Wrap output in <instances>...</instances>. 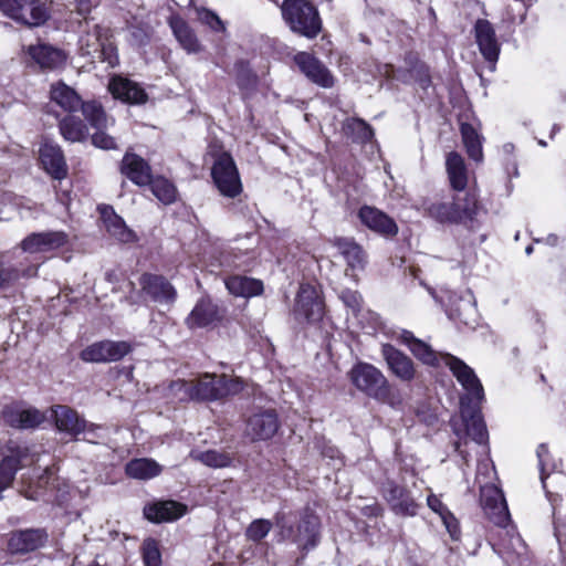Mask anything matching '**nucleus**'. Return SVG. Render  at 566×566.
Listing matches in <instances>:
<instances>
[{"mask_svg":"<svg viewBox=\"0 0 566 566\" xmlns=\"http://www.w3.org/2000/svg\"><path fill=\"white\" fill-rule=\"evenodd\" d=\"M143 559L145 566H161V554L155 539L147 538L144 541Z\"/></svg>","mask_w":566,"mask_h":566,"instance_id":"obj_50","label":"nucleus"},{"mask_svg":"<svg viewBox=\"0 0 566 566\" xmlns=\"http://www.w3.org/2000/svg\"><path fill=\"white\" fill-rule=\"evenodd\" d=\"M21 418H22V429H29V428H34L36 426H39L43 419H44V416L36 409L34 408H28V409H22L21 408Z\"/></svg>","mask_w":566,"mask_h":566,"instance_id":"obj_54","label":"nucleus"},{"mask_svg":"<svg viewBox=\"0 0 566 566\" xmlns=\"http://www.w3.org/2000/svg\"><path fill=\"white\" fill-rule=\"evenodd\" d=\"M454 202L460 203L461 221H472L479 216L481 206L474 190L467 192L463 198L457 197Z\"/></svg>","mask_w":566,"mask_h":566,"instance_id":"obj_46","label":"nucleus"},{"mask_svg":"<svg viewBox=\"0 0 566 566\" xmlns=\"http://www.w3.org/2000/svg\"><path fill=\"white\" fill-rule=\"evenodd\" d=\"M85 30L78 39V52L92 62H105L109 67L118 64L117 49L111 41V30L99 24L90 25L85 21Z\"/></svg>","mask_w":566,"mask_h":566,"instance_id":"obj_1","label":"nucleus"},{"mask_svg":"<svg viewBox=\"0 0 566 566\" xmlns=\"http://www.w3.org/2000/svg\"><path fill=\"white\" fill-rule=\"evenodd\" d=\"M27 53L43 70H56L64 66L66 62L63 50L45 43L29 45Z\"/></svg>","mask_w":566,"mask_h":566,"instance_id":"obj_24","label":"nucleus"},{"mask_svg":"<svg viewBox=\"0 0 566 566\" xmlns=\"http://www.w3.org/2000/svg\"><path fill=\"white\" fill-rule=\"evenodd\" d=\"M481 506L486 517L495 525L505 526L510 520V513L502 491L493 484L481 486Z\"/></svg>","mask_w":566,"mask_h":566,"instance_id":"obj_9","label":"nucleus"},{"mask_svg":"<svg viewBox=\"0 0 566 566\" xmlns=\"http://www.w3.org/2000/svg\"><path fill=\"white\" fill-rule=\"evenodd\" d=\"M345 136L356 143H368L374 137V130L364 119L352 117L346 118L342 125Z\"/></svg>","mask_w":566,"mask_h":566,"instance_id":"obj_39","label":"nucleus"},{"mask_svg":"<svg viewBox=\"0 0 566 566\" xmlns=\"http://www.w3.org/2000/svg\"><path fill=\"white\" fill-rule=\"evenodd\" d=\"M52 417L56 428L70 436L76 437L85 431L96 429L94 424H88L84 418H81L76 410L65 405H56L51 408Z\"/></svg>","mask_w":566,"mask_h":566,"instance_id":"obj_14","label":"nucleus"},{"mask_svg":"<svg viewBox=\"0 0 566 566\" xmlns=\"http://www.w3.org/2000/svg\"><path fill=\"white\" fill-rule=\"evenodd\" d=\"M358 218L365 227L382 237H395L398 233L395 220L376 207H360Z\"/></svg>","mask_w":566,"mask_h":566,"instance_id":"obj_17","label":"nucleus"},{"mask_svg":"<svg viewBox=\"0 0 566 566\" xmlns=\"http://www.w3.org/2000/svg\"><path fill=\"white\" fill-rule=\"evenodd\" d=\"M448 313L450 318L459 321L470 328H474L479 324L476 301L471 291L454 297L450 303Z\"/></svg>","mask_w":566,"mask_h":566,"instance_id":"obj_20","label":"nucleus"},{"mask_svg":"<svg viewBox=\"0 0 566 566\" xmlns=\"http://www.w3.org/2000/svg\"><path fill=\"white\" fill-rule=\"evenodd\" d=\"M334 247H336L339 253L344 256L347 262V266L355 271L364 269L366 256L359 244L353 239L348 238H335L333 240Z\"/></svg>","mask_w":566,"mask_h":566,"instance_id":"obj_33","label":"nucleus"},{"mask_svg":"<svg viewBox=\"0 0 566 566\" xmlns=\"http://www.w3.org/2000/svg\"><path fill=\"white\" fill-rule=\"evenodd\" d=\"M560 467V461L555 460L551 454L549 458H546V469L544 473L558 472Z\"/></svg>","mask_w":566,"mask_h":566,"instance_id":"obj_59","label":"nucleus"},{"mask_svg":"<svg viewBox=\"0 0 566 566\" xmlns=\"http://www.w3.org/2000/svg\"><path fill=\"white\" fill-rule=\"evenodd\" d=\"M461 417L464 422L467 436L478 444L486 443L489 434L481 411L476 408L465 406L464 399H461Z\"/></svg>","mask_w":566,"mask_h":566,"instance_id":"obj_28","label":"nucleus"},{"mask_svg":"<svg viewBox=\"0 0 566 566\" xmlns=\"http://www.w3.org/2000/svg\"><path fill=\"white\" fill-rule=\"evenodd\" d=\"M168 397L178 401L192 400V380L186 381L184 379H177L171 381L167 387Z\"/></svg>","mask_w":566,"mask_h":566,"instance_id":"obj_48","label":"nucleus"},{"mask_svg":"<svg viewBox=\"0 0 566 566\" xmlns=\"http://www.w3.org/2000/svg\"><path fill=\"white\" fill-rule=\"evenodd\" d=\"M218 308L210 298L199 300L186 319L190 328H201L218 321Z\"/></svg>","mask_w":566,"mask_h":566,"instance_id":"obj_31","label":"nucleus"},{"mask_svg":"<svg viewBox=\"0 0 566 566\" xmlns=\"http://www.w3.org/2000/svg\"><path fill=\"white\" fill-rule=\"evenodd\" d=\"M120 172L137 186H147L153 178L149 164L134 153L125 154L120 165Z\"/></svg>","mask_w":566,"mask_h":566,"instance_id":"obj_25","label":"nucleus"},{"mask_svg":"<svg viewBox=\"0 0 566 566\" xmlns=\"http://www.w3.org/2000/svg\"><path fill=\"white\" fill-rule=\"evenodd\" d=\"M294 314L300 318L314 323L324 315V303L318 291L310 285L302 284L296 295Z\"/></svg>","mask_w":566,"mask_h":566,"instance_id":"obj_8","label":"nucleus"},{"mask_svg":"<svg viewBox=\"0 0 566 566\" xmlns=\"http://www.w3.org/2000/svg\"><path fill=\"white\" fill-rule=\"evenodd\" d=\"M294 61L307 78L323 87H332L334 77L325 65L306 52H298Z\"/></svg>","mask_w":566,"mask_h":566,"instance_id":"obj_21","label":"nucleus"},{"mask_svg":"<svg viewBox=\"0 0 566 566\" xmlns=\"http://www.w3.org/2000/svg\"><path fill=\"white\" fill-rule=\"evenodd\" d=\"M139 285L142 292L156 303L171 304L177 297L175 287L161 275L144 273L139 279Z\"/></svg>","mask_w":566,"mask_h":566,"instance_id":"obj_16","label":"nucleus"},{"mask_svg":"<svg viewBox=\"0 0 566 566\" xmlns=\"http://www.w3.org/2000/svg\"><path fill=\"white\" fill-rule=\"evenodd\" d=\"M282 15L292 32L307 39L316 38L322 30L317 9L306 0H284Z\"/></svg>","mask_w":566,"mask_h":566,"instance_id":"obj_2","label":"nucleus"},{"mask_svg":"<svg viewBox=\"0 0 566 566\" xmlns=\"http://www.w3.org/2000/svg\"><path fill=\"white\" fill-rule=\"evenodd\" d=\"M427 505L431 511L438 514L444 524L448 533L453 539L460 535L459 522L450 510L442 503L439 496L431 493L427 497Z\"/></svg>","mask_w":566,"mask_h":566,"instance_id":"obj_36","label":"nucleus"},{"mask_svg":"<svg viewBox=\"0 0 566 566\" xmlns=\"http://www.w3.org/2000/svg\"><path fill=\"white\" fill-rule=\"evenodd\" d=\"M427 213L441 223L461 222L460 203L431 202L426 208Z\"/></svg>","mask_w":566,"mask_h":566,"instance_id":"obj_38","label":"nucleus"},{"mask_svg":"<svg viewBox=\"0 0 566 566\" xmlns=\"http://www.w3.org/2000/svg\"><path fill=\"white\" fill-rule=\"evenodd\" d=\"M29 0H0V11L3 15L12 19H22L20 10L23 9V6L30 4Z\"/></svg>","mask_w":566,"mask_h":566,"instance_id":"obj_51","label":"nucleus"},{"mask_svg":"<svg viewBox=\"0 0 566 566\" xmlns=\"http://www.w3.org/2000/svg\"><path fill=\"white\" fill-rule=\"evenodd\" d=\"M381 354L389 370L402 381H411L416 377L413 361L405 353L398 350L390 344H384Z\"/></svg>","mask_w":566,"mask_h":566,"instance_id":"obj_18","label":"nucleus"},{"mask_svg":"<svg viewBox=\"0 0 566 566\" xmlns=\"http://www.w3.org/2000/svg\"><path fill=\"white\" fill-rule=\"evenodd\" d=\"M153 195L163 203L170 205L176 200V187L165 178L158 177L150 181Z\"/></svg>","mask_w":566,"mask_h":566,"instance_id":"obj_45","label":"nucleus"},{"mask_svg":"<svg viewBox=\"0 0 566 566\" xmlns=\"http://www.w3.org/2000/svg\"><path fill=\"white\" fill-rule=\"evenodd\" d=\"M60 133L65 140L71 143L82 142L88 130L83 120L73 115L65 116L59 124Z\"/></svg>","mask_w":566,"mask_h":566,"instance_id":"obj_40","label":"nucleus"},{"mask_svg":"<svg viewBox=\"0 0 566 566\" xmlns=\"http://www.w3.org/2000/svg\"><path fill=\"white\" fill-rule=\"evenodd\" d=\"M50 96L55 104L69 113L82 109L85 103L72 87L61 82L51 86Z\"/></svg>","mask_w":566,"mask_h":566,"instance_id":"obj_34","label":"nucleus"},{"mask_svg":"<svg viewBox=\"0 0 566 566\" xmlns=\"http://www.w3.org/2000/svg\"><path fill=\"white\" fill-rule=\"evenodd\" d=\"M243 384L239 378L205 374L192 380V400L213 401L239 394Z\"/></svg>","mask_w":566,"mask_h":566,"instance_id":"obj_4","label":"nucleus"},{"mask_svg":"<svg viewBox=\"0 0 566 566\" xmlns=\"http://www.w3.org/2000/svg\"><path fill=\"white\" fill-rule=\"evenodd\" d=\"M442 360L450 368L453 376L461 384L471 399L481 402L484 398L483 387L474 370L460 358L452 355H443Z\"/></svg>","mask_w":566,"mask_h":566,"instance_id":"obj_11","label":"nucleus"},{"mask_svg":"<svg viewBox=\"0 0 566 566\" xmlns=\"http://www.w3.org/2000/svg\"><path fill=\"white\" fill-rule=\"evenodd\" d=\"M461 136L469 157L475 161L483 159L481 136L468 123L461 125Z\"/></svg>","mask_w":566,"mask_h":566,"instance_id":"obj_42","label":"nucleus"},{"mask_svg":"<svg viewBox=\"0 0 566 566\" xmlns=\"http://www.w3.org/2000/svg\"><path fill=\"white\" fill-rule=\"evenodd\" d=\"M279 428L280 421L276 411L260 409L247 419L244 434L253 442L266 441L275 436Z\"/></svg>","mask_w":566,"mask_h":566,"instance_id":"obj_7","label":"nucleus"},{"mask_svg":"<svg viewBox=\"0 0 566 566\" xmlns=\"http://www.w3.org/2000/svg\"><path fill=\"white\" fill-rule=\"evenodd\" d=\"M273 524L271 521L265 518H258L250 523V525L245 530V537L252 542H260L265 538L270 531L272 530Z\"/></svg>","mask_w":566,"mask_h":566,"instance_id":"obj_49","label":"nucleus"},{"mask_svg":"<svg viewBox=\"0 0 566 566\" xmlns=\"http://www.w3.org/2000/svg\"><path fill=\"white\" fill-rule=\"evenodd\" d=\"M69 243V234L64 231L34 232L25 237L20 247L28 253L51 252Z\"/></svg>","mask_w":566,"mask_h":566,"instance_id":"obj_13","label":"nucleus"},{"mask_svg":"<svg viewBox=\"0 0 566 566\" xmlns=\"http://www.w3.org/2000/svg\"><path fill=\"white\" fill-rule=\"evenodd\" d=\"M412 355L429 366H438L440 359H442L443 353L436 352L429 344L421 339L415 342L409 348Z\"/></svg>","mask_w":566,"mask_h":566,"instance_id":"obj_44","label":"nucleus"},{"mask_svg":"<svg viewBox=\"0 0 566 566\" xmlns=\"http://www.w3.org/2000/svg\"><path fill=\"white\" fill-rule=\"evenodd\" d=\"M211 176L219 192L228 198H235L242 192V184L233 158L223 153L214 161Z\"/></svg>","mask_w":566,"mask_h":566,"instance_id":"obj_5","label":"nucleus"},{"mask_svg":"<svg viewBox=\"0 0 566 566\" xmlns=\"http://www.w3.org/2000/svg\"><path fill=\"white\" fill-rule=\"evenodd\" d=\"M275 524L280 528L283 538L292 539L305 549L313 548L317 543L318 520L313 514L304 515L296 531L287 524L284 513L275 515Z\"/></svg>","mask_w":566,"mask_h":566,"instance_id":"obj_6","label":"nucleus"},{"mask_svg":"<svg viewBox=\"0 0 566 566\" xmlns=\"http://www.w3.org/2000/svg\"><path fill=\"white\" fill-rule=\"evenodd\" d=\"M199 20L216 32L224 31L221 19L212 11L202 9L198 12Z\"/></svg>","mask_w":566,"mask_h":566,"instance_id":"obj_53","label":"nucleus"},{"mask_svg":"<svg viewBox=\"0 0 566 566\" xmlns=\"http://www.w3.org/2000/svg\"><path fill=\"white\" fill-rule=\"evenodd\" d=\"M475 41L479 50L485 61L490 63V70H495V63L500 54V44L497 42L495 30L490 21L479 19L474 25Z\"/></svg>","mask_w":566,"mask_h":566,"instance_id":"obj_15","label":"nucleus"},{"mask_svg":"<svg viewBox=\"0 0 566 566\" xmlns=\"http://www.w3.org/2000/svg\"><path fill=\"white\" fill-rule=\"evenodd\" d=\"M192 457L201 463L211 468H226L231 464V458L227 453L216 450L193 452Z\"/></svg>","mask_w":566,"mask_h":566,"instance_id":"obj_47","label":"nucleus"},{"mask_svg":"<svg viewBox=\"0 0 566 566\" xmlns=\"http://www.w3.org/2000/svg\"><path fill=\"white\" fill-rule=\"evenodd\" d=\"M187 505L177 501L167 500L144 507V515L154 523L172 522L187 513Z\"/></svg>","mask_w":566,"mask_h":566,"instance_id":"obj_26","label":"nucleus"},{"mask_svg":"<svg viewBox=\"0 0 566 566\" xmlns=\"http://www.w3.org/2000/svg\"><path fill=\"white\" fill-rule=\"evenodd\" d=\"M40 159L46 172L54 179L66 177L67 166L60 146L45 142L40 148Z\"/></svg>","mask_w":566,"mask_h":566,"instance_id":"obj_27","label":"nucleus"},{"mask_svg":"<svg viewBox=\"0 0 566 566\" xmlns=\"http://www.w3.org/2000/svg\"><path fill=\"white\" fill-rule=\"evenodd\" d=\"M107 232L117 241L123 243L133 242L136 239L135 233L127 228L124 220L114 214L105 220Z\"/></svg>","mask_w":566,"mask_h":566,"instance_id":"obj_43","label":"nucleus"},{"mask_svg":"<svg viewBox=\"0 0 566 566\" xmlns=\"http://www.w3.org/2000/svg\"><path fill=\"white\" fill-rule=\"evenodd\" d=\"M125 471L133 479L147 480L158 475L161 469L154 460L135 459L126 464Z\"/></svg>","mask_w":566,"mask_h":566,"instance_id":"obj_41","label":"nucleus"},{"mask_svg":"<svg viewBox=\"0 0 566 566\" xmlns=\"http://www.w3.org/2000/svg\"><path fill=\"white\" fill-rule=\"evenodd\" d=\"M46 538L43 530L15 531L9 535L8 549L11 554H27L43 546Z\"/></svg>","mask_w":566,"mask_h":566,"instance_id":"obj_22","label":"nucleus"},{"mask_svg":"<svg viewBox=\"0 0 566 566\" xmlns=\"http://www.w3.org/2000/svg\"><path fill=\"white\" fill-rule=\"evenodd\" d=\"M108 91L114 98L128 104H144L148 98L147 93L138 83L118 75L111 78Z\"/></svg>","mask_w":566,"mask_h":566,"instance_id":"obj_23","label":"nucleus"},{"mask_svg":"<svg viewBox=\"0 0 566 566\" xmlns=\"http://www.w3.org/2000/svg\"><path fill=\"white\" fill-rule=\"evenodd\" d=\"M106 279L111 282H113V280L115 279V273L114 272H107L106 273Z\"/></svg>","mask_w":566,"mask_h":566,"instance_id":"obj_63","label":"nucleus"},{"mask_svg":"<svg viewBox=\"0 0 566 566\" xmlns=\"http://www.w3.org/2000/svg\"><path fill=\"white\" fill-rule=\"evenodd\" d=\"M30 4L23 6L20 10L22 19H15L14 22L28 28H39L44 25L51 18L49 7L42 0H29Z\"/></svg>","mask_w":566,"mask_h":566,"instance_id":"obj_30","label":"nucleus"},{"mask_svg":"<svg viewBox=\"0 0 566 566\" xmlns=\"http://www.w3.org/2000/svg\"><path fill=\"white\" fill-rule=\"evenodd\" d=\"M228 291L234 296L252 297L263 292V283L260 280L234 275L226 280Z\"/></svg>","mask_w":566,"mask_h":566,"instance_id":"obj_35","label":"nucleus"},{"mask_svg":"<svg viewBox=\"0 0 566 566\" xmlns=\"http://www.w3.org/2000/svg\"><path fill=\"white\" fill-rule=\"evenodd\" d=\"M21 416V408L18 406H7L2 411L4 422L13 428L22 429Z\"/></svg>","mask_w":566,"mask_h":566,"instance_id":"obj_56","label":"nucleus"},{"mask_svg":"<svg viewBox=\"0 0 566 566\" xmlns=\"http://www.w3.org/2000/svg\"><path fill=\"white\" fill-rule=\"evenodd\" d=\"M532 251H533V248H532L531 245H528V247L526 248V250H525V252H526L527 254H531V253H532Z\"/></svg>","mask_w":566,"mask_h":566,"instance_id":"obj_64","label":"nucleus"},{"mask_svg":"<svg viewBox=\"0 0 566 566\" xmlns=\"http://www.w3.org/2000/svg\"><path fill=\"white\" fill-rule=\"evenodd\" d=\"M78 14L86 17L97 6V0H73Z\"/></svg>","mask_w":566,"mask_h":566,"instance_id":"obj_58","label":"nucleus"},{"mask_svg":"<svg viewBox=\"0 0 566 566\" xmlns=\"http://www.w3.org/2000/svg\"><path fill=\"white\" fill-rule=\"evenodd\" d=\"M353 385L367 396L391 406L395 405L391 387L385 375L375 366L358 363L349 371Z\"/></svg>","mask_w":566,"mask_h":566,"instance_id":"obj_3","label":"nucleus"},{"mask_svg":"<svg viewBox=\"0 0 566 566\" xmlns=\"http://www.w3.org/2000/svg\"><path fill=\"white\" fill-rule=\"evenodd\" d=\"M169 25L172 33L179 44L188 53H198L201 51V44L193 32V30L180 17H171L169 19Z\"/></svg>","mask_w":566,"mask_h":566,"instance_id":"obj_32","label":"nucleus"},{"mask_svg":"<svg viewBox=\"0 0 566 566\" xmlns=\"http://www.w3.org/2000/svg\"><path fill=\"white\" fill-rule=\"evenodd\" d=\"M455 450L460 453L462 459L467 462L468 461V453L461 450V441L454 442Z\"/></svg>","mask_w":566,"mask_h":566,"instance_id":"obj_62","label":"nucleus"},{"mask_svg":"<svg viewBox=\"0 0 566 566\" xmlns=\"http://www.w3.org/2000/svg\"><path fill=\"white\" fill-rule=\"evenodd\" d=\"M84 118L94 129H107L113 126L115 120L109 117L103 106L96 101H88L82 105Z\"/></svg>","mask_w":566,"mask_h":566,"instance_id":"obj_37","label":"nucleus"},{"mask_svg":"<svg viewBox=\"0 0 566 566\" xmlns=\"http://www.w3.org/2000/svg\"><path fill=\"white\" fill-rule=\"evenodd\" d=\"M19 279V271L14 266H6L0 262V290L8 289Z\"/></svg>","mask_w":566,"mask_h":566,"instance_id":"obj_57","label":"nucleus"},{"mask_svg":"<svg viewBox=\"0 0 566 566\" xmlns=\"http://www.w3.org/2000/svg\"><path fill=\"white\" fill-rule=\"evenodd\" d=\"M446 170L453 190L462 191L468 186V169L463 157L457 151H450L446 158Z\"/></svg>","mask_w":566,"mask_h":566,"instance_id":"obj_29","label":"nucleus"},{"mask_svg":"<svg viewBox=\"0 0 566 566\" xmlns=\"http://www.w3.org/2000/svg\"><path fill=\"white\" fill-rule=\"evenodd\" d=\"M385 500L392 512L401 516H415L419 504L412 499L409 491L392 480H387L381 488Z\"/></svg>","mask_w":566,"mask_h":566,"instance_id":"obj_12","label":"nucleus"},{"mask_svg":"<svg viewBox=\"0 0 566 566\" xmlns=\"http://www.w3.org/2000/svg\"><path fill=\"white\" fill-rule=\"evenodd\" d=\"M130 349L127 342L102 340L84 348L80 357L86 363H111L122 359Z\"/></svg>","mask_w":566,"mask_h":566,"instance_id":"obj_10","label":"nucleus"},{"mask_svg":"<svg viewBox=\"0 0 566 566\" xmlns=\"http://www.w3.org/2000/svg\"><path fill=\"white\" fill-rule=\"evenodd\" d=\"M536 455L538 459L541 482L547 496H560L563 492H566V474L562 471L544 473L546 469V458H549V450L545 443L538 446Z\"/></svg>","mask_w":566,"mask_h":566,"instance_id":"obj_19","label":"nucleus"},{"mask_svg":"<svg viewBox=\"0 0 566 566\" xmlns=\"http://www.w3.org/2000/svg\"><path fill=\"white\" fill-rule=\"evenodd\" d=\"M512 539H513V541L515 542V544L518 546V547L516 548V554H517V555H522V554L524 553V551H525V546H524V543H523L522 538H521L520 536H515V537H514V538H512Z\"/></svg>","mask_w":566,"mask_h":566,"instance_id":"obj_61","label":"nucleus"},{"mask_svg":"<svg viewBox=\"0 0 566 566\" xmlns=\"http://www.w3.org/2000/svg\"><path fill=\"white\" fill-rule=\"evenodd\" d=\"M400 339L410 348L411 345L415 344V342H417L419 338L415 337V335L409 331H402Z\"/></svg>","mask_w":566,"mask_h":566,"instance_id":"obj_60","label":"nucleus"},{"mask_svg":"<svg viewBox=\"0 0 566 566\" xmlns=\"http://www.w3.org/2000/svg\"><path fill=\"white\" fill-rule=\"evenodd\" d=\"M339 298L355 316H357L363 308V298L357 291L343 290L339 294Z\"/></svg>","mask_w":566,"mask_h":566,"instance_id":"obj_52","label":"nucleus"},{"mask_svg":"<svg viewBox=\"0 0 566 566\" xmlns=\"http://www.w3.org/2000/svg\"><path fill=\"white\" fill-rule=\"evenodd\" d=\"M105 130L106 129H95V133L92 135L93 145L102 149H115V138L108 135Z\"/></svg>","mask_w":566,"mask_h":566,"instance_id":"obj_55","label":"nucleus"}]
</instances>
